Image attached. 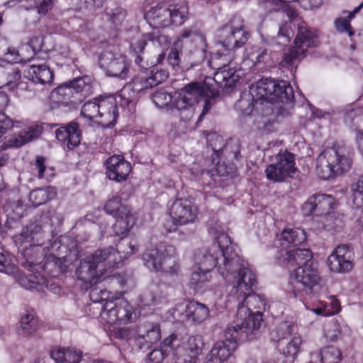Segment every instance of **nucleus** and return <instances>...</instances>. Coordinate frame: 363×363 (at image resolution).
<instances>
[{"label": "nucleus", "instance_id": "a18cd8bd", "mask_svg": "<svg viewBox=\"0 0 363 363\" xmlns=\"http://www.w3.org/2000/svg\"><path fill=\"white\" fill-rule=\"evenodd\" d=\"M169 8L170 25L182 26L188 18L189 7L186 3L182 2Z\"/></svg>", "mask_w": 363, "mask_h": 363}, {"label": "nucleus", "instance_id": "f257e3e1", "mask_svg": "<svg viewBox=\"0 0 363 363\" xmlns=\"http://www.w3.org/2000/svg\"><path fill=\"white\" fill-rule=\"evenodd\" d=\"M233 267L237 269L236 275L229 273L226 267H222L220 272L225 281L232 286L230 296L238 303L236 320L233 325H238L245 333V337L252 339L254 330L259 328L262 320V310L267 306L266 298L254 293L257 285V276L242 258L235 257Z\"/></svg>", "mask_w": 363, "mask_h": 363}, {"label": "nucleus", "instance_id": "aec40b11", "mask_svg": "<svg viewBox=\"0 0 363 363\" xmlns=\"http://www.w3.org/2000/svg\"><path fill=\"white\" fill-rule=\"evenodd\" d=\"M276 164H269L264 170L267 179L281 182L295 175L297 168L294 154L287 150L280 151L276 155Z\"/></svg>", "mask_w": 363, "mask_h": 363}, {"label": "nucleus", "instance_id": "5fc2aeb1", "mask_svg": "<svg viewBox=\"0 0 363 363\" xmlns=\"http://www.w3.org/2000/svg\"><path fill=\"white\" fill-rule=\"evenodd\" d=\"M350 199L355 207L363 206V175L351 186Z\"/></svg>", "mask_w": 363, "mask_h": 363}, {"label": "nucleus", "instance_id": "0eeeda50", "mask_svg": "<svg viewBox=\"0 0 363 363\" xmlns=\"http://www.w3.org/2000/svg\"><path fill=\"white\" fill-rule=\"evenodd\" d=\"M116 99L113 96H99L86 102L82 107L81 115L103 128L115 125L118 118Z\"/></svg>", "mask_w": 363, "mask_h": 363}, {"label": "nucleus", "instance_id": "39448f33", "mask_svg": "<svg viewBox=\"0 0 363 363\" xmlns=\"http://www.w3.org/2000/svg\"><path fill=\"white\" fill-rule=\"evenodd\" d=\"M129 250L123 252V256L120 250L110 247L98 250L94 254L87 256L81 261L76 271L79 280L84 283L85 287L93 286L103 279L105 267H113L115 264L123 261L127 255L134 254L138 251V247L131 242L128 243Z\"/></svg>", "mask_w": 363, "mask_h": 363}, {"label": "nucleus", "instance_id": "8fccbe9b", "mask_svg": "<svg viewBox=\"0 0 363 363\" xmlns=\"http://www.w3.org/2000/svg\"><path fill=\"white\" fill-rule=\"evenodd\" d=\"M296 325L292 320L280 322L271 333V337L274 340L285 339L289 335H292Z\"/></svg>", "mask_w": 363, "mask_h": 363}, {"label": "nucleus", "instance_id": "393cba45", "mask_svg": "<svg viewBox=\"0 0 363 363\" xmlns=\"http://www.w3.org/2000/svg\"><path fill=\"white\" fill-rule=\"evenodd\" d=\"M44 238L45 233L41 231V228L36 223H31L21 234L14 236L13 240L21 250H26L30 247L43 245Z\"/></svg>", "mask_w": 363, "mask_h": 363}, {"label": "nucleus", "instance_id": "dca6fc26", "mask_svg": "<svg viewBox=\"0 0 363 363\" xmlns=\"http://www.w3.org/2000/svg\"><path fill=\"white\" fill-rule=\"evenodd\" d=\"M320 279L317 264L307 263L291 272L289 284L294 296H298L302 290L311 291L320 283Z\"/></svg>", "mask_w": 363, "mask_h": 363}, {"label": "nucleus", "instance_id": "6e6552de", "mask_svg": "<svg viewBox=\"0 0 363 363\" xmlns=\"http://www.w3.org/2000/svg\"><path fill=\"white\" fill-rule=\"evenodd\" d=\"M142 259L144 265L151 270L169 274H177L179 271L178 256L173 245L147 248L143 254Z\"/></svg>", "mask_w": 363, "mask_h": 363}, {"label": "nucleus", "instance_id": "9d476101", "mask_svg": "<svg viewBox=\"0 0 363 363\" xmlns=\"http://www.w3.org/2000/svg\"><path fill=\"white\" fill-rule=\"evenodd\" d=\"M294 45L283 56L279 62L281 67H286L293 71L295 61L303 58L309 48L318 45V33L313 28L306 26L305 23L298 26V33L294 41Z\"/></svg>", "mask_w": 363, "mask_h": 363}, {"label": "nucleus", "instance_id": "bb28decb", "mask_svg": "<svg viewBox=\"0 0 363 363\" xmlns=\"http://www.w3.org/2000/svg\"><path fill=\"white\" fill-rule=\"evenodd\" d=\"M145 18L153 28L168 27L171 20L169 8L164 4H158L145 13Z\"/></svg>", "mask_w": 363, "mask_h": 363}, {"label": "nucleus", "instance_id": "2eb2a0df", "mask_svg": "<svg viewBox=\"0 0 363 363\" xmlns=\"http://www.w3.org/2000/svg\"><path fill=\"white\" fill-rule=\"evenodd\" d=\"M222 50L220 52L233 56V50L242 47L249 38V33L245 30L242 21L234 18L219 31Z\"/></svg>", "mask_w": 363, "mask_h": 363}, {"label": "nucleus", "instance_id": "4d7b16f0", "mask_svg": "<svg viewBox=\"0 0 363 363\" xmlns=\"http://www.w3.org/2000/svg\"><path fill=\"white\" fill-rule=\"evenodd\" d=\"M89 297L92 302L101 303L103 305L113 298L111 292L106 290H99L98 289H92L89 294Z\"/></svg>", "mask_w": 363, "mask_h": 363}, {"label": "nucleus", "instance_id": "f704fd0d", "mask_svg": "<svg viewBox=\"0 0 363 363\" xmlns=\"http://www.w3.org/2000/svg\"><path fill=\"white\" fill-rule=\"evenodd\" d=\"M269 55L267 49L259 45H248L245 50L243 63L253 67L261 63H267Z\"/></svg>", "mask_w": 363, "mask_h": 363}, {"label": "nucleus", "instance_id": "473e14b6", "mask_svg": "<svg viewBox=\"0 0 363 363\" xmlns=\"http://www.w3.org/2000/svg\"><path fill=\"white\" fill-rule=\"evenodd\" d=\"M164 286L151 284L140 297L142 306H156L166 301L167 294L163 291Z\"/></svg>", "mask_w": 363, "mask_h": 363}, {"label": "nucleus", "instance_id": "e2e57ef3", "mask_svg": "<svg viewBox=\"0 0 363 363\" xmlns=\"http://www.w3.org/2000/svg\"><path fill=\"white\" fill-rule=\"evenodd\" d=\"M149 74H151V80L155 82L154 86H157L166 80L169 75L167 70L158 69L157 68H153L152 70H149Z\"/></svg>", "mask_w": 363, "mask_h": 363}, {"label": "nucleus", "instance_id": "774afa93", "mask_svg": "<svg viewBox=\"0 0 363 363\" xmlns=\"http://www.w3.org/2000/svg\"><path fill=\"white\" fill-rule=\"evenodd\" d=\"M326 303V309L330 313V316L338 313L341 310V306L339 300L334 296H329L328 301Z\"/></svg>", "mask_w": 363, "mask_h": 363}, {"label": "nucleus", "instance_id": "2f4dec72", "mask_svg": "<svg viewBox=\"0 0 363 363\" xmlns=\"http://www.w3.org/2000/svg\"><path fill=\"white\" fill-rule=\"evenodd\" d=\"M161 338L160 329L157 323H145L138 326L137 330V341L138 343L152 345Z\"/></svg>", "mask_w": 363, "mask_h": 363}, {"label": "nucleus", "instance_id": "bf43d9fd", "mask_svg": "<svg viewBox=\"0 0 363 363\" xmlns=\"http://www.w3.org/2000/svg\"><path fill=\"white\" fill-rule=\"evenodd\" d=\"M207 140L211 146L212 150L218 157H220V152H223V139L216 133H211L207 136Z\"/></svg>", "mask_w": 363, "mask_h": 363}, {"label": "nucleus", "instance_id": "cd10ccee", "mask_svg": "<svg viewBox=\"0 0 363 363\" xmlns=\"http://www.w3.org/2000/svg\"><path fill=\"white\" fill-rule=\"evenodd\" d=\"M151 41L155 45H161L163 49L169 45V40L165 35L155 36L152 33H141L136 32L130 41V49L135 53H140L143 51L147 42Z\"/></svg>", "mask_w": 363, "mask_h": 363}, {"label": "nucleus", "instance_id": "58836bf2", "mask_svg": "<svg viewBox=\"0 0 363 363\" xmlns=\"http://www.w3.org/2000/svg\"><path fill=\"white\" fill-rule=\"evenodd\" d=\"M281 245L284 247L288 244L294 246L303 243L306 240V235L304 230L299 228H286L279 237Z\"/></svg>", "mask_w": 363, "mask_h": 363}, {"label": "nucleus", "instance_id": "603ef678", "mask_svg": "<svg viewBox=\"0 0 363 363\" xmlns=\"http://www.w3.org/2000/svg\"><path fill=\"white\" fill-rule=\"evenodd\" d=\"M362 5L356 7L353 11L349 12L347 18L340 17L335 21V26L336 30L340 33H347L350 37L354 35L350 26V21L354 17L355 14L358 13L362 8Z\"/></svg>", "mask_w": 363, "mask_h": 363}, {"label": "nucleus", "instance_id": "c756f323", "mask_svg": "<svg viewBox=\"0 0 363 363\" xmlns=\"http://www.w3.org/2000/svg\"><path fill=\"white\" fill-rule=\"evenodd\" d=\"M23 73L29 80L41 84H50L54 77L53 72L45 64H32L25 69Z\"/></svg>", "mask_w": 363, "mask_h": 363}, {"label": "nucleus", "instance_id": "1a4fd4ad", "mask_svg": "<svg viewBox=\"0 0 363 363\" xmlns=\"http://www.w3.org/2000/svg\"><path fill=\"white\" fill-rule=\"evenodd\" d=\"M0 272L12 277L22 287L28 290H43L45 286L55 294L60 291L59 287L53 284L49 286L47 279L40 274L25 277L16 264L15 257L8 252H0Z\"/></svg>", "mask_w": 363, "mask_h": 363}, {"label": "nucleus", "instance_id": "a878e982", "mask_svg": "<svg viewBox=\"0 0 363 363\" xmlns=\"http://www.w3.org/2000/svg\"><path fill=\"white\" fill-rule=\"evenodd\" d=\"M130 172V163L125 160L122 155H113L106 161V175L111 180L125 181Z\"/></svg>", "mask_w": 363, "mask_h": 363}, {"label": "nucleus", "instance_id": "de8ad7c7", "mask_svg": "<svg viewBox=\"0 0 363 363\" xmlns=\"http://www.w3.org/2000/svg\"><path fill=\"white\" fill-rule=\"evenodd\" d=\"M150 77L151 74H149V70L143 69L133 79L131 84H129V85L137 93L142 92L155 86V82L151 80Z\"/></svg>", "mask_w": 363, "mask_h": 363}, {"label": "nucleus", "instance_id": "a19ab883", "mask_svg": "<svg viewBox=\"0 0 363 363\" xmlns=\"http://www.w3.org/2000/svg\"><path fill=\"white\" fill-rule=\"evenodd\" d=\"M349 331V327L345 322L333 320L325 326L324 336L328 340L335 342Z\"/></svg>", "mask_w": 363, "mask_h": 363}, {"label": "nucleus", "instance_id": "49530a36", "mask_svg": "<svg viewBox=\"0 0 363 363\" xmlns=\"http://www.w3.org/2000/svg\"><path fill=\"white\" fill-rule=\"evenodd\" d=\"M56 194L55 188L52 186L46 189H38L30 192L29 200L34 206H38L52 199Z\"/></svg>", "mask_w": 363, "mask_h": 363}, {"label": "nucleus", "instance_id": "b1692460", "mask_svg": "<svg viewBox=\"0 0 363 363\" xmlns=\"http://www.w3.org/2000/svg\"><path fill=\"white\" fill-rule=\"evenodd\" d=\"M317 206V216L321 218L323 227L331 228L335 225V213L333 211L336 203L335 199L331 195L319 194H315Z\"/></svg>", "mask_w": 363, "mask_h": 363}, {"label": "nucleus", "instance_id": "c85d7f7f", "mask_svg": "<svg viewBox=\"0 0 363 363\" xmlns=\"http://www.w3.org/2000/svg\"><path fill=\"white\" fill-rule=\"evenodd\" d=\"M57 139L69 150H72L80 143L81 133L79 125L75 122H71L66 126L56 130Z\"/></svg>", "mask_w": 363, "mask_h": 363}, {"label": "nucleus", "instance_id": "13d9d810", "mask_svg": "<svg viewBox=\"0 0 363 363\" xmlns=\"http://www.w3.org/2000/svg\"><path fill=\"white\" fill-rule=\"evenodd\" d=\"M306 310L312 311L314 314L320 316H330V313L326 309V303L323 301H319L318 303L313 304L305 303Z\"/></svg>", "mask_w": 363, "mask_h": 363}, {"label": "nucleus", "instance_id": "864d4df0", "mask_svg": "<svg viewBox=\"0 0 363 363\" xmlns=\"http://www.w3.org/2000/svg\"><path fill=\"white\" fill-rule=\"evenodd\" d=\"M34 169L37 171V176L39 179H45L49 181L54 175V169L48 167L45 164V158L38 156L34 163Z\"/></svg>", "mask_w": 363, "mask_h": 363}, {"label": "nucleus", "instance_id": "79ce46f5", "mask_svg": "<svg viewBox=\"0 0 363 363\" xmlns=\"http://www.w3.org/2000/svg\"><path fill=\"white\" fill-rule=\"evenodd\" d=\"M138 93L134 91L131 86L127 84L123 87L118 94L116 104L119 103L121 106L125 108L128 112H132L135 109Z\"/></svg>", "mask_w": 363, "mask_h": 363}, {"label": "nucleus", "instance_id": "423d86ee", "mask_svg": "<svg viewBox=\"0 0 363 363\" xmlns=\"http://www.w3.org/2000/svg\"><path fill=\"white\" fill-rule=\"evenodd\" d=\"M352 164V154L346 147L328 148L316 159V174L323 179H330L348 172Z\"/></svg>", "mask_w": 363, "mask_h": 363}, {"label": "nucleus", "instance_id": "3c124183", "mask_svg": "<svg viewBox=\"0 0 363 363\" xmlns=\"http://www.w3.org/2000/svg\"><path fill=\"white\" fill-rule=\"evenodd\" d=\"M104 209L107 213L112 215L114 218L130 211L128 206L121 203L118 196H113L109 199L106 203Z\"/></svg>", "mask_w": 363, "mask_h": 363}, {"label": "nucleus", "instance_id": "a211bd4d", "mask_svg": "<svg viewBox=\"0 0 363 363\" xmlns=\"http://www.w3.org/2000/svg\"><path fill=\"white\" fill-rule=\"evenodd\" d=\"M171 221H166L164 226L167 231L172 232L178 225H183L193 223L196 221L199 208L191 201L179 199L175 200L169 209Z\"/></svg>", "mask_w": 363, "mask_h": 363}, {"label": "nucleus", "instance_id": "20e7f679", "mask_svg": "<svg viewBox=\"0 0 363 363\" xmlns=\"http://www.w3.org/2000/svg\"><path fill=\"white\" fill-rule=\"evenodd\" d=\"M250 93L253 104L248 102L247 108L243 112L244 115H249L252 111V107L262 106L264 109L263 116H269L274 114V107L277 109L282 104L286 108H291L293 104L294 90L286 81L276 82L272 79H262L250 87Z\"/></svg>", "mask_w": 363, "mask_h": 363}, {"label": "nucleus", "instance_id": "7c9ffc66", "mask_svg": "<svg viewBox=\"0 0 363 363\" xmlns=\"http://www.w3.org/2000/svg\"><path fill=\"white\" fill-rule=\"evenodd\" d=\"M82 355L83 352L75 347H58L50 352V357L55 363H79Z\"/></svg>", "mask_w": 363, "mask_h": 363}, {"label": "nucleus", "instance_id": "f8f14e48", "mask_svg": "<svg viewBox=\"0 0 363 363\" xmlns=\"http://www.w3.org/2000/svg\"><path fill=\"white\" fill-rule=\"evenodd\" d=\"M249 340L238 325H229L224 331L223 340L215 342L206 357V363H222L226 361L237 348L238 342Z\"/></svg>", "mask_w": 363, "mask_h": 363}, {"label": "nucleus", "instance_id": "37998d69", "mask_svg": "<svg viewBox=\"0 0 363 363\" xmlns=\"http://www.w3.org/2000/svg\"><path fill=\"white\" fill-rule=\"evenodd\" d=\"M135 223V215L130 211L116 218L113 230L118 235H125Z\"/></svg>", "mask_w": 363, "mask_h": 363}, {"label": "nucleus", "instance_id": "338daca9", "mask_svg": "<svg viewBox=\"0 0 363 363\" xmlns=\"http://www.w3.org/2000/svg\"><path fill=\"white\" fill-rule=\"evenodd\" d=\"M315 195L308 198V199L302 205L301 211L304 216H309L315 212L317 214V206Z\"/></svg>", "mask_w": 363, "mask_h": 363}, {"label": "nucleus", "instance_id": "e433bc0d", "mask_svg": "<svg viewBox=\"0 0 363 363\" xmlns=\"http://www.w3.org/2000/svg\"><path fill=\"white\" fill-rule=\"evenodd\" d=\"M54 0H9L6 2L8 7H18L30 9L33 7L36 8L38 13L45 14L52 9Z\"/></svg>", "mask_w": 363, "mask_h": 363}, {"label": "nucleus", "instance_id": "680f3d73", "mask_svg": "<svg viewBox=\"0 0 363 363\" xmlns=\"http://www.w3.org/2000/svg\"><path fill=\"white\" fill-rule=\"evenodd\" d=\"M289 23H285L284 24H281L279 26V30L277 34L278 38L280 39L279 41H278V44L284 45H286L290 41L291 38V29Z\"/></svg>", "mask_w": 363, "mask_h": 363}, {"label": "nucleus", "instance_id": "ddd939ff", "mask_svg": "<svg viewBox=\"0 0 363 363\" xmlns=\"http://www.w3.org/2000/svg\"><path fill=\"white\" fill-rule=\"evenodd\" d=\"M92 79L88 76L77 78L69 84L57 86L52 91L51 99L58 104H67L68 101L74 104L81 102L92 93Z\"/></svg>", "mask_w": 363, "mask_h": 363}, {"label": "nucleus", "instance_id": "ea45409f", "mask_svg": "<svg viewBox=\"0 0 363 363\" xmlns=\"http://www.w3.org/2000/svg\"><path fill=\"white\" fill-rule=\"evenodd\" d=\"M203 347V336L194 335L190 336L182 345L179 344V341L177 339V345L174 346V349H183L184 353L188 354L189 356H194L196 359L198 360L199 355L202 352Z\"/></svg>", "mask_w": 363, "mask_h": 363}, {"label": "nucleus", "instance_id": "c9c22d12", "mask_svg": "<svg viewBox=\"0 0 363 363\" xmlns=\"http://www.w3.org/2000/svg\"><path fill=\"white\" fill-rule=\"evenodd\" d=\"M177 345V336L170 335L164 339L160 349L153 350L147 359L146 363H162L164 359L169 354Z\"/></svg>", "mask_w": 363, "mask_h": 363}, {"label": "nucleus", "instance_id": "5701e85b", "mask_svg": "<svg viewBox=\"0 0 363 363\" xmlns=\"http://www.w3.org/2000/svg\"><path fill=\"white\" fill-rule=\"evenodd\" d=\"M327 264L334 273H347L353 267L351 252L345 245L337 246L328 256Z\"/></svg>", "mask_w": 363, "mask_h": 363}, {"label": "nucleus", "instance_id": "7ed1b4c3", "mask_svg": "<svg viewBox=\"0 0 363 363\" xmlns=\"http://www.w3.org/2000/svg\"><path fill=\"white\" fill-rule=\"evenodd\" d=\"M216 95L214 89L206 83L192 82L174 93L172 96L164 90H159L152 94L153 103L160 108L167 106L172 100L176 108L182 112H186V118H191L194 113L195 104L203 102V109L199 120L207 113L211 108V99Z\"/></svg>", "mask_w": 363, "mask_h": 363}, {"label": "nucleus", "instance_id": "f3484780", "mask_svg": "<svg viewBox=\"0 0 363 363\" xmlns=\"http://www.w3.org/2000/svg\"><path fill=\"white\" fill-rule=\"evenodd\" d=\"M233 59V55H227L218 50L208 61V65L216 69L213 80L217 84L226 87L233 86L240 77L241 70H236L229 66Z\"/></svg>", "mask_w": 363, "mask_h": 363}, {"label": "nucleus", "instance_id": "69168bd1", "mask_svg": "<svg viewBox=\"0 0 363 363\" xmlns=\"http://www.w3.org/2000/svg\"><path fill=\"white\" fill-rule=\"evenodd\" d=\"M18 52L15 50H9L8 52L5 55V60L0 59V68L4 66L5 61L9 63H16L21 61H29V58L19 57Z\"/></svg>", "mask_w": 363, "mask_h": 363}, {"label": "nucleus", "instance_id": "0e129e2a", "mask_svg": "<svg viewBox=\"0 0 363 363\" xmlns=\"http://www.w3.org/2000/svg\"><path fill=\"white\" fill-rule=\"evenodd\" d=\"M43 38L41 36H35L32 38L28 42V45H23L21 49V55H23V52L27 50L28 48H30L33 52L35 54L36 52L40 51L43 48Z\"/></svg>", "mask_w": 363, "mask_h": 363}, {"label": "nucleus", "instance_id": "4c0bfd02", "mask_svg": "<svg viewBox=\"0 0 363 363\" xmlns=\"http://www.w3.org/2000/svg\"><path fill=\"white\" fill-rule=\"evenodd\" d=\"M304 340L298 333L292 334L287 345L281 350L282 355L287 361L294 362L303 350Z\"/></svg>", "mask_w": 363, "mask_h": 363}, {"label": "nucleus", "instance_id": "09e8293b", "mask_svg": "<svg viewBox=\"0 0 363 363\" xmlns=\"http://www.w3.org/2000/svg\"><path fill=\"white\" fill-rule=\"evenodd\" d=\"M321 363H340L342 354L340 350L334 346L322 347L318 353Z\"/></svg>", "mask_w": 363, "mask_h": 363}, {"label": "nucleus", "instance_id": "72a5a7b5", "mask_svg": "<svg viewBox=\"0 0 363 363\" xmlns=\"http://www.w3.org/2000/svg\"><path fill=\"white\" fill-rule=\"evenodd\" d=\"M281 255H284L283 262H286L291 266H302L307 263H314L312 261V254L308 249L294 248L290 250H281Z\"/></svg>", "mask_w": 363, "mask_h": 363}, {"label": "nucleus", "instance_id": "4468645a", "mask_svg": "<svg viewBox=\"0 0 363 363\" xmlns=\"http://www.w3.org/2000/svg\"><path fill=\"white\" fill-rule=\"evenodd\" d=\"M189 42V46L184 51V57L191 66H195L206 57L207 43L205 36L195 26L183 28L175 42L176 45H182L184 42Z\"/></svg>", "mask_w": 363, "mask_h": 363}, {"label": "nucleus", "instance_id": "9b49d317", "mask_svg": "<svg viewBox=\"0 0 363 363\" xmlns=\"http://www.w3.org/2000/svg\"><path fill=\"white\" fill-rule=\"evenodd\" d=\"M133 308L128 302L118 298H112L104 303L100 317L104 329L111 335L122 325L127 324L132 318Z\"/></svg>", "mask_w": 363, "mask_h": 363}, {"label": "nucleus", "instance_id": "6e6d98bb", "mask_svg": "<svg viewBox=\"0 0 363 363\" xmlns=\"http://www.w3.org/2000/svg\"><path fill=\"white\" fill-rule=\"evenodd\" d=\"M2 70H0V74L3 73ZM9 79L6 83L0 82V89H9L10 91H14L16 88L23 89L25 84L20 82L21 74L18 71H13L12 74L9 76Z\"/></svg>", "mask_w": 363, "mask_h": 363}, {"label": "nucleus", "instance_id": "412c9836", "mask_svg": "<svg viewBox=\"0 0 363 363\" xmlns=\"http://www.w3.org/2000/svg\"><path fill=\"white\" fill-rule=\"evenodd\" d=\"M12 128H25L18 133H14L4 138L1 142V148L6 150L9 148H18L37 138L41 133V128L35 124L26 125L24 120L11 119Z\"/></svg>", "mask_w": 363, "mask_h": 363}, {"label": "nucleus", "instance_id": "f03ea898", "mask_svg": "<svg viewBox=\"0 0 363 363\" xmlns=\"http://www.w3.org/2000/svg\"><path fill=\"white\" fill-rule=\"evenodd\" d=\"M209 233L215 241L208 246L198 249L194 253L195 268L191 274L189 285L196 291H201L206 283L212 279L211 271L216 267L220 272L222 267L229 268V273L235 276L237 269L232 266L235 257L242 258L238 245L232 242L230 237L220 225L211 227Z\"/></svg>", "mask_w": 363, "mask_h": 363}, {"label": "nucleus", "instance_id": "052dcab7", "mask_svg": "<svg viewBox=\"0 0 363 363\" xmlns=\"http://www.w3.org/2000/svg\"><path fill=\"white\" fill-rule=\"evenodd\" d=\"M173 363H196L197 360L194 356H189L184 353L183 349H174L172 350Z\"/></svg>", "mask_w": 363, "mask_h": 363}, {"label": "nucleus", "instance_id": "4be33fe9", "mask_svg": "<svg viewBox=\"0 0 363 363\" xmlns=\"http://www.w3.org/2000/svg\"><path fill=\"white\" fill-rule=\"evenodd\" d=\"M209 309L203 303L191 301L186 304H178L172 312L173 318L177 321L201 324L209 316Z\"/></svg>", "mask_w": 363, "mask_h": 363}, {"label": "nucleus", "instance_id": "c03bdc74", "mask_svg": "<svg viewBox=\"0 0 363 363\" xmlns=\"http://www.w3.org/2000/svg\"><path fill=\"white\" fill-rule=\"evenodd\" d=\"M38 329V320L33 314L26 313L21 318L18 334L26 337H33Z\"/></svg>", "mask_w": 363, "mask_h": 363}, {"label": "nucleus", "instance_id": "6ab92c4d", "mask_svg": "<svg viewBox=\"0 0 363 363\" xmlns=\"http://www.w3.org/2000/svg\"><path fill=\"white\" fill-rule=\"evenodd\" d=\"M99 64L107 76L125 79L128 76L131 61L123 54L109 49L101 54Z\"/></svg>", "mask_w": 363, "mask_h": 363}]
</instances>
